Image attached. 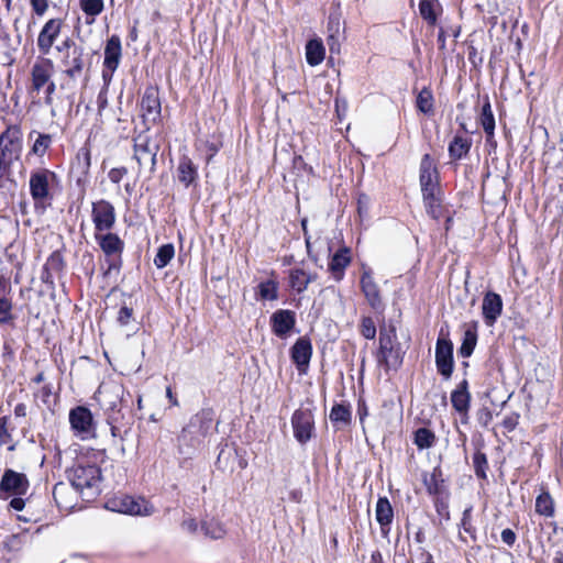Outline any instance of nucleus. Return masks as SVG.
Wrapping results in <instances>:
<instances>
[{"label":"nucleus","mask_w":563,"mask_h":563,"mask_svg":"<svg viewBox=\"0 0 563 563\" xmlns=\"http://www.w3.org/2000/svg\"><path fill=\"white\" fill-rule=\"evenodd\" d=\"M71 487L87 498H92L99 493L101 471L96 465L77 464L68 472Z\"/></svg>","instance_id":"obj_1"},{"label":"nucleus","mask_w":563,"mask_h":563,"mask_svg":"<svg viewBox=\"0 0 563 563\" xmlns=\"http://www.w3.org/2000/svg\"><path fill=\"white\" fill-rule=\"evenodd\" d=\"M123 395V385L114 380L102 383L96 393V398L103 410L108 412V420L111 424L118 421Z\"/></svg>","instance_id":"obj_2"},{"label":"nucleus","mask_w":563,"mask_h":563,"mask_svg":"<svg viewBox=\"0 0 563 563\" xmlns=\"http://www.w3.org/2000/svg\"><path fill=\"white\" fill-rule=\"evenodd\" d=\"M396 331L380 330L379 332V351L377 354L378 363L386 369H397L402 364L404 352L396 342Z\"/></svg>","instance_id":"obj_3"},{"label":"nucleus","mask_w":563,"mask_h":563,"mask_svg":"<svg viewBox=\"0 0 563 563\" xmlns=\"http://www.w3.org/2000/svg\"><path fill=\"white\" fill-rule=\"evenodd\" d=\"M210 422L211 419L205 412L190 419L178 437V449L181 454L188 453V449H194L200 443V440L208 432Z\"/></svg>","instance_id":"obj_4"},{"label":"nucleus","mask_w":563,"mask_h":563,"mask_svg":"<svg viewBox=\"0 0 563 563\" xmlns=\"http://www.w3.org/2000/svg\"><path fill=\"white\" fill-rule=\"evenodd\" d=\"M22 133L18 126L8 128L0 136V178H2L14 159L21 153Z\"/></svg>","instance_id":"obj_5"},{"label":"nucleus","mask_w":563,"mask_h":563,"mask_svg":"<svg viewBox=\"0 0 563 563\" xmlns=\"http://www.w3.org/2000/svg\"><path fill=\"white\" fill-rule=\"evenodd\" d=\"M54 73V64L48 58H42L32 67L31 70V89L32 91L40 92L43 88H45L46 103L52 102V95L55 91V82L52 80V76Z\"/></svg>","instance_id":"obj_6"},{"label":"nucleus","mask_w":563,"mask_h":563,"mask_svg":"<svg viewBox=\"0 0 563 563\" xmlns=\"http://www.w3.org/2000/svg\"><path fill=\"white\" fill-rule=\"evenodd\" d=\"M107 507L117 512L132 516H150L153 514V506L145 499H135L128 495L115 496L108 500Z\"/></svg>","instance_id":"obj_7"},{"label":"nucleus","mask_w":563,"mask_h":563,"mask_svg":"<svg viewBox=\"0 0 563 563\" xmlns=\"http://www.w3.org/2000/svg\"><path fill=\"white\" fill-rule=\"evenodd\" d=\"M55 179V174L47 169L35 170L30 176V192L35 206L44 207L52 198L51 184Z\"/></svg>","instance_id":"obj_8"},{"label":"nucleus","mask_w":563,"mask_h":563,"mask_svg":"<svg viewBox=\"0 0 563 563\" xmlns=\"http://www.w3.org/2000/svg\"><path fill=\"white\" fill-rule=\"evenodd\" d=\"M91 218L95 224V233L109 231L115 223L114 207L107 200L101 199L92 203Z\"/></svg>","instance_id":"obj_9"},{"label":"nucleus","mask_w":563,"mask_h":563,"mask_svg":"<svg viewBox=\"0 0 563 563\" xmlns=\"http://www.w3.org/2000/svg\"><path fill=\"white\" fill-rule=\"evenodd\" d=\"M435 365L444 379H450L454 368L453 344L444 336H439L435 345Z\"/></svg>","instance_id":"obj_10"},{"label":"nucleus","mask_w":563,"mask_h":563,"mask_svg":"<svg viewBox=\"0 0 563 563\" xmlns=\"http://www.w3.org/2000/svg\"><path fill=\"white\" fill-rule=\"evenodd\" d=\"M291 426L296 440L305 444L307 443L314 430L313 415L309 409H298L291 417Z\"/></svg>","instance_id":"obj_11"},{"label":"nucleus","mask_w":563,"mask_h":563,"mask_svg":"<svg viewBox=\"0 0 563 563\" xmlns=\"http://www.w3.org/2000/svg\"><path fill=\"white\" fill-rule=\"evenodd\" d=\"M420 186L423 197L432 198L438 190V170L429 154H424L420 163Z\"/></svg>","instance_id":"obj_12"},{"label":"nucleus","mask_w":563,"mask_h":563,"mask_svg":"<svg viewBox=\"0 0 563 563\" xmlns=\"http://www.w3.org/2000/svg\"><path fill=\"white\" fill-rule=\"evenodd\" d=\"M69 422L73 430L79 433L82 439H87L93 433L92 413L86 407L78 406L71 409L69 412Z\"/></svg>","instance_id":"obj_13"},{"label":"nucleus","mask_w":563,"mask_h":563,"mask_svg":"<svg viewBox=\"0 0 563 563\" xmlns=\"http://www.w3.org/2000/svg\"><path fill=\"white\" fill-rule=\"evenodd\" d=\"M296 324V313L291 310L279 309L271 316V327L273 333L280 338L286 339Z\"/></svg>","instance_id":"obj_14"},{"label":"nucleus","mask_w":563,"mask_h":563,"mask_svg":"<svg viewBox=\"0 0 563 563\" xmlns=\"http://www.w3.org/2000/svg\"><path fill=\"white\" fill-rule=\"evenodd\" d=\"M361 289L366 301L374 310L383 309V301L379 288L374 280L371 269H364L361 276Z\"/></svg>","instance_id":"obj_15"},{"label":"nucleus","mask_w":563,"mask_h":563,"mask_svg":"<svg viewBox=\"0 0 563 563\" xmlns=\"http://www.w3.org/2000/svg\"><path fill=\"white\" fill-rule=\"evenodd\" d=\"M503 312V299L493 291L485 294L482 302V314L487 327H493Z\"/></svg>","instance_id":"obj_16"},{"label":"nucleus","mask_w":563,"mask_h":563,"mask_svg":"<svg viewBox=\"0 0 563 563\" xmlns=\"http://www.w3.org/2000/svg\"><path fill=\"white\" fill-rule=\"evenodd\" d=\"M312 355V345L309 339L299 338L290 350V356L299 373L305 374Z\"/></svg>","instance_id":"obj_17"},{"label":"nucleus","mask_w":563,"mask_h":563,"mask_svg":"<svg viewBox=\"0 0 563 563\" xmlns=\"http://www.w3.org/2000/svg\"><path fill=\"white\" fill-rule=\"evenodd\" d=\"M62 24L63 22L60 19H51L44 24L37 37V47L41 53H49L54 42L60 33Z\"/></svg>","instance_id":"obj_18"},{"label":"nucleus","mask_w":563,"mask_h":563,"mask_svg":"<svg viewBox=\"0 0 563 563\" xmlns=\"http://www.w3.org/2000/svg\"><path fill=\"white\" fill-rule=\"evenodd\" d=\"M29 488V481L22 473L7 470L0 483V490L13 495H24Z\"/></svg>","instance_id":"obj_19"},{"label":"nucleus","mask_w":563,"mask_h":563,"mask_svg":"<svg viewBox=\"0 0 563 563\" xmlns=\"http://www.w3.org/2000/svg\"><path fill=\"white\" fill-rule=\"evenodd\" d=\"M142 117L146 123H154L161 117V101L154 89H147L141 100Z\"/></svg>","instance_id":"obj_20"},{"label":"nucleus","mask_w":563,"mask_h":563,"mask_svg":"<svg viewBox=\"0 0 563 563\" xmlns=\"http://www.w3.org/2000/svg\"><path fill=\"white\" fill-rule=\"evenodd\" d=\"M96 241L108 257H120L124 242L114 233H95Z\"/></svg>","instance_id":"obj_21"},{"label":"nucleus","mask_w":563,"mask_h":563,"mask_svg":"<svg viewBox=\"0 0 563 563\" xmlns=\"http://www.w3.org/2000/svg\"><path fill=\"white\" fill-rule=\"evenodd\" d=\"M84 52L80 47H74L63 59L65 74L71 78H78L84 69Z\"/></svg>","instance_id":"obj_22"},{"label":"nucleus","mask_w":563,"mask_h":563,"mask_svg":"<svg viewBox=\"0 0 563 563\" xmlns=\"http://www.w3.org/2000/svg\"><path fill=\"white\" fill-rule=\"evenodd\" d=\"M121 58V42L115 35L111 36L104 47V67L110 71V76L118 68Z\"/></svg>","instance_id":"obj_23"},{"label":"nucleus","mask_w":563,"mask_h":563,"mask_svg":"<svg viewBox=\"0 0 563 563\" xmlns=\"http://www.w3.org/2000/svg\"><path fill=\"white\" fill-rule=\"evenodd\" d=\"M327 44L332 54L340 53L341 18L339 13H330L327 24Z\"/></svg>","instance_id":"obj_24"},{"label":"nucleus","mask_w":563,"mask_h":563,"mask_svg":"<svg viewBox=\"0 0 563 563\" xmlns=\"http://www.w3.org/2000/svg\"><path fill=\"white\" fill-rule=\"evenodd\" d=\"M198 178V169L188 156H183L177 166V179L186 188L195 184Z\"/></svg>","instance_id":"obj_25"},{"label":"nucleus","mask_w":563,"mask_h":563,"mask_svg":"<svg viewBox=\"0 0 563 563\" xmlns=\"http://www.w3.org/2000/svg\"><path fill=\"white\" fill-rule=\"evenodd\" d=\"M376 520L380 525L382 533L387 534L394 518L393 507L386 497L378 498L376 503Z\"/></svg>","instance_id":"obj_26"},{"label":"nucleus","mask_w":563,"mask_h":563,"mask_svg":"<svg viewBox=\"0 0 563 563\" xmlns=\"http://www.w3.org/2000/svg\"><path fill=\"white\" fill-rule=\"evenodd\" d=\"M317 278L316 274L306 272L302 268H294L289 272V285L298 294L303 292L308 285Z\"/></svg>","instance_id":"obj_27"},{"label":"nucleus","mask_w":563,"mask_h":563,"mask_svg":"<svg viewBox=\"0 0 563 563\" xmlns=\"http://www.w3.org/2000/svg\"><path fill=\"white\" fill-rule=\"evenodd\" d=\"M451 402L459 412H466L470 407V394L467 391V380H463L451 394Z\"/></svg>","instance_id":"obj_28"},{"label":"nucleus","mask_w":563,"mask_h":563,"mask_svg":"<svg viewBox=\"0 0 563 563\" xmlns=\"http://www.w3.org/2000/svg\"><path fill=\"white\" fill-rule=\"evenodd\" d=\"M231 460H238L240 468H245L247 462L242 456H239L238 451L235 449L225 448L222 449L218 455L217 464L222 470H229L233 472V466L230 464Z\"/></svg>","instance_id":"obj_29"},{"label":"nucleus","mask_w":563,"mask_h":563,"mask_svg":"<svg viewBox=\"0 0 563 563\" xmlns=\"http://www.w3.org/2000/svg\"><path fill=\"white\" fill-rule=\"evenodd\" d=\"M325 49L322 41L319 38L310 40L306 45L307 63L311 66H317L324 59Z\"/></svg>","instance_id":"obj_30"},{"label":"nucleus","mask_w":563,"mask_h":563,"mask_svg":"<svg viewBox=\"0 0 563 563\" xmlns=\"http://www.w3.org/2000/svg\"><path fill=\"white\" fill-rule=\"evenodd\" d=\"M479 122L486 133L487 143H494L495 118L492 111L490 103L486 101L483 104Z\"/></svg>","instance_id":"obj_31"},{"label":"nucleus","mask_w":563,"mask_h":563,"mask_svg":"<svg viewBox=\"0 0 563 563\" xmlns=\"http://www.w3.org/2000/svg\"><path fill=\"white\" fill-rule=\"evenodd\" d=\"M441 4L438 0H420L419 2L420 15L430 25H435L438 20V12L441 11Z\"/></svg>","instance_id":"obj_32"},{"label":"nucleus","mask_w":563,"mask_h":563,"mask_svg":"<svg viewBox=\"0 0 563 563\" xmlns=\"http://www.w3.org/2000/svg\"><path fill=\"white\" fill-rule=\"evenodd\" d=\"M350 261L351 258L347 249H342L332 256L329 268L335 275L336 279L342 277L343 271L350 264Z\"/></svg>","instance_id":"obj_33"},{"label":"nucleus","mask_w":563,"mask_h":563,"mask_svg":"<svg viewBox=\"0 0 563 563\" xmlns=\"http://www.w3.org/2000/svg\"><path fill=\"white\" fill-rule=\"evenodd\" d=\"M79 5L86 14L87 24H92L104 8L103 0H79Z\"/></svg>","instance_id":"obj_34"},{"label":"nucleus","mask_w":563,"mask_h":563,"mask_svg":"<svg viewBox=\"0 0 563 563\" xmlns=\"http://www.w3.org/2000/svg\"><path fill=\"white\" fill-rule=\"evenodd\" d=\"M417 109L427 115H432L434 112V99L429 88H423L419 91L416 100Z\"/></svg>","instance_id":"obj_35"},{"label":"nucleus","mask_w":563,"mask_h":563,"mask_svg":"<svg viewBox=\"0 0 563 563\" xmlns=\"http://www.w3.org/2000/svg\"><path fill=\"white\" fill-rule=\"evenodd\" d=\"M257 295L262 300L274 301L278 298V283L273 279L262 282L257 286Z\"/></svg>","instance_id":"obj_36"},{"label":"nucleus","mask_w":563,"mask_h":563,"mask_svg":"<svg viewBox=\"0 0 563 563\" xmlns=\"http://www.w3.org/2000/svg\"><path fill=\"white\" fill-rule=\"evenodd\" d=\"M536 512L544 517L554 515V503L549 493L543 492L537 497Z\"/></svg>","instance_id":"obj_37"},{"label":"nucleus","mask_w":563,"mask_h":563,"mask_svg":"<svg viewBox=\"0 0 563 563\" xmlns=\"http://www.w3.org/2000/svg\"><path fill=\"white\" fill-rule=\"evenodd\" d=\"M471 144L467 139L462 136H455L449 145L450 156L460 159L466 155L470 151Z\"/></svg>","instance_id":"obj_38"},{"label":"nucleus","mask_w":563,"mask_h":563,"mask_svg":"<svg viewBox=\"0 0 563 563\" xmlns=\"http://www.w3.org/2000/svg\"><path fill=\"white\" fill-rule=\"evenodd\" d=\"M435 435L434 433L427 428H419L415 432V444L420 449H429L434 444Z\"/></svg>","instance_id":"obj_39"},{"label":"nucleus","mask_w":563,"mask_h":563,"mask_svg":"<svg viewBox=\"0 0 563 563\" xmlns=\"http://www.w3.org/2000/svg\"><path fill=\"white\" fill-rule=\"evenodd\" d=\"M175 250L173 244H164L162 245L155 257H154V264L157 268H164L174 257Z\"/></svg>","instance_id":"obj_40"},{"label":"nucleus","mask_w":563,"mask_h":563,"mask_svg":"<svg viewBox=\"0 0 563 563\" xmlns=\"http://www.w3.org/2000/svg\"><path fill=\"white\" fill-rule=\"evenodd\" d=\"M477 342V335L473 330H466L464 332L463 342L460 346L459 353L463 357H468L472 355L475 345Z\"/></svg>","instance_id":"obj_41"},{"label":"nucleus","mask_w":563,"mask_h":563,"mask_svg":"<svg viewBox=\"0 0 563 563\" xmlns=\"http://www.w3.org/2000/svg\"><path fill=\"white\" fill-rule=\"evenodd\" d=\"M350 419H351V411L346 406L339 404V405H335L332 407L331 412H330V420L333 423H339V424L345 426L350 422Z\"/></svg>","instance_id":"obj_42"},{"label":"nucleus","mask_w":563,"mask_h":563,"mask_svg":"<svg viewBox=\"0 0 563 563\" xmlns=\"http://www.w3.org/2000/svg\"><path fill=\"white\" fill-rule=\"evenodd\" d=\"M202 530L205 534L211 539H221L225 534V529L222 523L214 519L205 521L202 523Z\"/></svg>","instance_id":"obj_43"},{"label":"nucleus","mask_w":563,"mask_h":563,"mask_svg":"<svg viewBox=\"0 0 563 563\" xmlns=\"http://www.w3.org/2000/svg\"><path fill=\"white\" fill-rule=\"evenodd\" d=\"M2 445H9V450L14 449V445L12 444V434L9 429L8 417L0 418V446Z\"/></svg>","instance_id":"obj_44"},{"label":"nucleus","mask_w":563,"mask_h":563,"mask_svg":"<svg viewBox=\"0 0 563 563\" xmlns=\"http://www.w3.org/2000/svg\"><path fill=\"white\" fill-rule=\"evenodd\" d=\"M361 334L367 339L373 340L376 336V325L371 317H363L360 325Z\"/></svg>","instance_id":"obj_45"},{"label":"nucleus","mask_w":563,"mask_h":563,"mask_svg":"<svg viewBox=\"0 0 563 563\" xmlns=\"http://www.w3.org/2000/svg\"><path fill=\"white\" fill-rule=\"evenodd\" d=\"M51 136L47 134H38L34 142L32 152L36 155H43L51 144Z\"/></svg>","instance_id":"obj_46"},{"label":"nucleus","mask_w":563,"mask_h":563,"mask_svg":"<svg viewBox=\"0 0 563 563\" xmlns=\"http://www.w3.org/2000/svg\"><path fill=\"white\" fill-rule=\"evenodd\" d=\"M13 319L12 303L7 298H0V323H8Z\"/></svg>","instance_id":"obj_47"},{"label":"nucleus","mask_w":563,"mask_h":563,"mask_svg":"<svg viewBox=\"0 0 563 563\" xmlns=\"http://www.w3.org/2000/svg\"><path fill=\"white\" fill-rule=\"evenodd\" d=\"M423 201L428 213L432 218L438 219L440 217V206L437 198V194H432V198L423 197Z\"/></svg>","instance_id":"obj_48"},{"label":"nucleus","mask_w":563,"mask_h":563,"mask_svg":"<svg viewBox=\"0 0 563 563\" xmlns=\"http://www.w3.org/2000/svg\"><path fill=\"white\" fill-rule=\"evenodd\" d=\"M23 536L21 534H11L4 541L3 545L9 551H19L23 547Z\"/></svg>","instance_id":"obj_49"},{"label":"nucleus","mask_w":563,"mask_h":563,"mask_svg":"<svg viewBox=\"0 0 563 563\" xmlns=\"http://www.w3.org/2000/svg\"><path fill=\"white\" fill-rule=\"evenodd\" d=\"M474 465L476 475L481 477H485V471L487 468V459L484 453H476L474 455Z\"/></svg>","instance_id":"obj_50"},{"label":"nucleus","mask_w":563,"mask_h":563,"mask_svg":"<svg viewBox=\"0 0 563 563\" xmlns=\"http://www.w3.org/2000/svg\"><path fill=\"white\" fill-rule=\"evenodd\" d=\"M146 155H152V161L155 159V153H151L146 144H139L136 143L134 146V157L139 162V164H142V161L145 158Z\"/></svg>","instance_id":"obj_51"},{"label":"nucleus","mask_w":563,"mask_h":563,"mask_svg":"<svg viewBox=\"0 0 563 563\" xmlns=\"http://www.w3.org/2000/svg\"><path fill=\"white\" fill-rule=\"evenodd\" d=\"M132 317H133V309L130 307L123 306L119 310L118 322L121 325H126L130 322V320L132 319Z\"/></svg>","instance_id":"obj_52"},{"label":"nucleus","mask_w":563,"mask_h":563,"mask_svg":"<svg viewBox=\"0 0 563 563\" xmlns=\"http://www.w3.org/2000/svg\"><path fill=\"white\" fill-rule=\"evenodd\" d=\"M34 13L43 16L48 9V0H30Z\"/></svg>","instance_id":"obj_53"},{"label":"nucleus","mask_w":563,"mask_h":563,"mask_svg":"<svg viewBox=\"0 0 563 563\" xmlns=\"http://www.w3.org/2000/svg\"><path fill=\"white\" fill-rule=\"evenodd\" d=\"M126 174H128V169L125 167H118V168H112L109 172L108 177L113 184H119Z\"/></svg>","instance_id":"obj_54"},{"label":"nucleus","mask_w":563,"mask_h":563,"mask_svg":"<svg viewBox=\"0 0 563 563\" xmlns=\"http://www.w3.org/2000/svg\"><path fill=\"white\" fill-rule=\"evenodd\" d=\"M68 490L69 488L62 483L54 486L53 496L58 505H63V497Z\"/></svg>","instance_id":"obj_55"},{"label":"nucleus","mask_w":563,"mask_h":563,"mask_svg":"<svg viewBox=\"0 0 563 563\" xmlns=\"http://www.w3.org/2000/svg\"><path fill=\"white\" fill-rule=\"evenodd\" d=\"M500 537H501L503 542L509 547L514 545V543L516 542V533L509 528L504 529L501 531Z\"/></svg>","instance_id":"obj_56"},{"label":"nucleus","mask_w":563,"mask_h":563,"mask_svg":"<svg viewBox=\"0 0 563 563\" xmlns=\"http://www.w3.org/2000/svg\"><path fill=\"white\" fill-rule=\"evenodd\" d=\"M98 111L101 112L108 106L107 89H102L97 97Z\"/></svg>","instance_id":"obj_57"},{"label":"nucleus","mask_w":563,"mask_h":563,"mask_svg":"<svg viewBox=\"0 0 563 563\" xmlns=\"http://www.w3.org/2000/svg\"><path fill=\"white\" fill-rule=\"evenodd\" d=\"M181 527L184 530L194 533L198 529V523L194 518H188L183 521Z\"/></svg>","instance_id":"obj_58"},{"label":"nucleus","mask_w":563,"mask_h":563,"mask_svg":"<svg viewBox=\"0 0 563 563\" xmlns=\"http://www.w3.org/2000/svg\"><path fill=\"white\" fill-rule=\"evenodd\" d=\"M471 512L472 507H468L463 511L462 526L466 531H468L471 527Z\"/></svg>","instance_id":"obj_59"},{"label":"nucleus","mask_w":563,"mask_h":563,"mask_svg":"<svg viewBox=\"0 0 563 563\" xmlns=\"http://www.w3.org/2000/svg\"><path fill=\"white\" fill-rule=\"evenodd\" d=\"M426 484H427V489L430 494H437L438 493V484H437V479H435V474L433 473L431 475V478L430 481H426Z\"/></svg>","instance_id":"obj_60"},{"label":"nucleus","mask_w":563,"mask_h":563,"mask_svg":"<svg viewBox=\"0 0 563 563\" xmlns=\"http://www.w3.org/2000/svg\"><path fill=\"white\" fill-rule=\"evenodd\" d=\"M24 500L20 497H16V498H13L11 501H10V506L14 509V510H22L24 508Z\"/></svg>","instance_id":"obj_61"},{"label":"nucleus","mask_w":563,"mask_h":563,"mask_svg":"<svg viewBox=\"0 0 563 563\" xmlns=\"http://www.w3.org/2000/svg\"><path fill=\"white\" fill-rule=\"evenodd\" d=\"M301 227H302V230H303L306 246H307L308 253H310V239L311 238L308 234V230H307V219H302Z\"/></svg>","instance_id":"obj_62"},{"label":"nucleus","mask_w":563,"mask_h":563,"mask_svg":"<svg viewBox=\"0 0 563 563\" xmlns=\"http://www.w3.org/2000/svg\"><path fill=\"white\" fill-rule=\"evenodd\" d=\"M14 415L16 417H25L26 416V406L24 404H19L14 408Z\"/></svg>","instance_id":"obj_63"},{"label":"nucleus","mask_w":563,"mask_h":563,"mask_svg":"<svg viewBox=\"0 0 563 563\" xmlns=\"http://www.w3.org/2000/svg\"><path fill=\"white\" fill-rule=\"evenodd\" d=\"M504 426L508 429V430H512L516 426V420L514 418H506L504 420Z\"/></svg>","instance_id":"obj_64"}]
</instances>
